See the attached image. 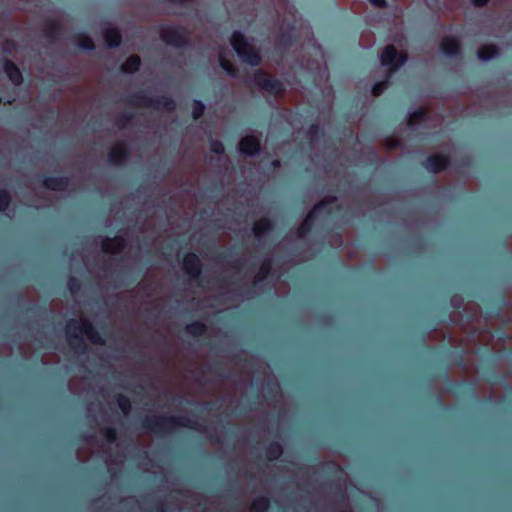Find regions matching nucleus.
<instances>
[{"label":"nucleus","mask_w":512,"mask_h":512,"mask_svg":"<svg viewBox=\"0 0 512 512\" xmlns=\"http://www.w3.org/2000/svg\"><path fill=\"white\" fill-rule=\"evenodd\" d=\"M380 69L384 74L383 79H377L372 87L373 95H380L387 87L391 75L403 66L407 60L406 56L398 54L392 45H388L379 55Z\"/></svg>","instance_id":"1"},{"label":"nucleus","mask_w":512,"mask_h":512,"mask_svg":"<svg viewBox=\"0 0 512 512\" xmlns=\"http://www.w3.org/2000/svg\"><path fill=\"white\" fill-rule=\"evenodd\" d=\"M66 333L69 345L77 353L84 351V338L92 343H102L101 336L94 330L92 325L85 319L71 320L66 326Z\"/></svg>","instance_id":"2"},{"label":"nucleus","mask_w":512,"mask_h":512,"mask_svg":"<svg viewBox=\"0 0 512 512\" xmlns=\"http://www.w3.org/2000/svg\"><path fill=\"white\" fill-rule=\"evenodd\" d=\"M231 45L235 53L243 62L251 66H257L260 63L261 57L252 41L239 31H235L233 33L231 37Z\"/></svg>","instance_id":"3"},{"label":"nucleus","mask_w":512,"mask_h":512,"mask_svg":"<svg viewBox=\"0 0 512 512\" xmlns=\"http://www.w3.org/2000/svg\"><path fill=\"white\" fill-rule=\"evenodd\" d=\"M249 81L254 82L260 89L269 93L278 94L283 91L281 82L272 79L261 70L256 71L253 79H250Z\"/></svg>","instance_id":"4"},{"label":"nucleus","mask_w":512,"mask_h":512,"mask_svg":"<svg viewBox=\"0 0 512 512\" xmlns=\"http://www.w3.org/2000/svg\"><path fill=\"white\" fill-rule=\"evenodd\" d=\"M161 39L167 44L178 47L185 43L186 33L179 27L164 26L161 29Z\"/></svg>","instance_id":"5"},{"label":"nucleus","mask_w":512,"mask_h":512,"mask_svg":"<svg viewBox=\"0 0 512 512\" xmlns=\"http://www.w3.org/2000/svg\"><path fill=\"white\" fill-rule=\"evenodd\" d=\"M239 150L245 155L254 156L260 150L259 140L255 136L247 135L240 141Z\"/></svg>","instance_id":"6"},{"label":"nucleus","mask_w":512,"mask_h":512,"mask_svg":"<svg viewBox=\"0 0 512 512\" xmlns=\"http://www.w3.org/2000/svg\"><path fill=\"white\" fill-rule=\"evenodd\" d=\"M185 271L192 277H197L201 272L200 260L195 254H188L183 260Z\"/></svg>","instance_id":"7"},{"label":"nucleus","mask_w":512,"mask_h":512,"mask_svg":"<svg viewBox=\"0 0 512 512\" xmlns=\"http://www.w3.org/2000/svg\"><path fill=\"white\" fill-rule=\"evenodd\" d=\"M440 48L443 54L456 56L460 51V44L456 38L447 36L443 38Z\"/></svg>","instance_id":"8"},{"label":"nucleus","mask_w":512,"mask_h":512,"mask_svg":"<svg viewBox=\"0 0 512 512\" xmlns=\"http://www.w3.org/2000/svg\"><path fill=\"white\" fill-rule=\"evenodd\" d=\"M448 164L447 158L443 156H432L424 162V167L432 173H437L443 170Z\"/></svg>","instance_id":"9"},{"label":"nucleus","mask_w":512,"mask_h":512,"mask_svg":"<svg viewBox=\"0 0 512 512\" xmlns=\"http://www.w3.org/2000/svg\"><path fill=\"white\" fill-rule=\"evenodd\" d=\"M103 37L109 47H116L121 41V36L118 30L111 25H108L103 29Z\"/></svg>","instance_id":"10"},{"label":"nucleus","mask_w":512,"mask_h":512,"mask_svg":"<svg viewBox=\"0 0 512 512\" xmlns=\"http://www.w3.org/2000/svg\"><path fill=\"white\" fill-rule=\"evenodd\" d=\"M124 239L121 236H116L112 239H106L102 242V248L105 252L115 253L121 251L124 247Z\"/></svg>","instance_id":"11"},{"label":"nucleus","mask_w":512,"mask_h":512,"mask_svg":"<svg viewBox=\"0 0 512 512\" xmlns=\"http://www.w3.org/2000/svg\"><path fill=\"white\" fill-rule=\"evenodd\" d=\"M226 53H230L229 49L227 48L218 52L220 66L230 77H236L237 73L233 65L226 59Z\"/></svg>","instance_id":"12"},{"label":"nucleus","mask_w":512,"mask_h":512,"mask_svg":"<svg viewBox=\"0 0 512 512\" xmlns=\"http://www.w3.org/2000/svg\"><path fill=\"white\" fill-rule=\"evenodd\" d=\"M4 71L9 77V79L16 85L20 84L22 81V75L20 70L9 61H6L4 64Z\"/></svg>","instance_id":"13"},{"label":"nucleus","mask_w":512,"mask_h":512,"mask_svg":"<svg viewBox=\"0 0 512 512\" xmlns=\"http://www.w3.org/2000/svg\"><path fill=\"white\" fill-rule=\"evenodd\" d=\"M478 58L483 61H489L498 56V49L493 45H484L478 49Z\"/></svg>","instance_id":"14"},{"label":"nucleus","mask_w":512,"mask_h":512,"mask_svg":"<svg viewBox=\"0 0 512 512\" xmlns=\"http://www.w3.org/2000/svg\"><path fill=\"white\" fill-rule=\"evenodd\" d=\"M323 203H320L318 205H315L313 210L307 215L302 225L299 227L297 231L298 237H302L305 233H307L311 226H312V217L313 215L318 212L320 209H322Z\"/></svg>","instance_id":"15"},{"label":"nucleus","mask_w":512,"mask_h":512,"mask_svg":"<svg viewBox=\"0 0 512 512\" xmlns=\"http://www.w3.org/2000/svg\"><path fill=\"white\" fill-rule=\"evenodd\" d=\"M126 160V151L124 145L120 144L112 148L109 154V161L113 164H121Z\"/></svg>","instance_id":"16"},{"label":"nucleus","mask_w":512,"mask_h":512,"mask_svg":"<svg viewBox=\"0 0 512 512\" xmlns=\"http://www.w3.org/2000/svg\"><path fill=\"white\" fill-rule=\"evenodd\" d=\"M45 186L48 189L53 191H63L66 189L68 185V180L66 178H47L44 182Z\"/></svg>","instance_id":"17"},{"label":"nucleus","mask_w":512,"mask_h":512,"mask_svg":"<svg viewBox=\"0 0 512 512\" xmlns=\"http://www.w3.org/2000/svg\"><path fill=\"white\" fill-rule=\"evenodd\" d=\"M272 227V224L269 220L267 219H262L260 221H258L255 226H254V234L257 238H262L265 233L270 230Z\"/></svg>","instance_id":"18"},{"label":"nucleus","mask_w":512,"mask_h":512,"mask_svg":"<svg viewBox=\"0 0 512 512\" xmlns=\"http://www.w3.org/2000/svg\"><path fill=\"white\" fill-rule=\"evenodd\" d=\"M425 120V111L423 109H418L409 113L408 126L414 130L416 129V125L418 122H422Z\"/></svg>","instance_id":"19"},{"label":"nucleus","mask_w":512,"mask_h":512,"mask_svg":"<svg viewBox=\"0 0 512 512\" xmlns=\"http://www.w3.org/2000/svg\"><path fill=\"white\" fill-rule=\"evenodd\" d=\"M140 66V58L138 56H131L122 65V71L125 73H133L138 70Z\"/></svg>","instance_id":"20"},{"label":"nucleus","mask_w":512,"mask_h":512,"mask_svg":"<svg viewBox=\"0 0 512 512\" xmlns=\"http://www.w3.org/2000/svg\"><path fill=\"white\" fill-rule=\"evenodd\" d=\"M269 502L265 497L256 498L251 506V512H265L268 509Z\"/></svg>","instance_id":"21"},{"label":"nucleus","mask_w":512,"mask_h":512,"mask_svg":"<svg viewBox=\"0 0 512 512\" xmlns=\"http://www.w3.org/2000/svg\"><path fill=\"white\" fill-rule=\"evenodd\" d=\"M9 202L10 196L7 191L0 190V212H3L5 215L10 216L9 213Z\"/></svg>","instance_id":"22"},{"label":"nucleus","mask_w":512,"mask_h":512,"mask_svg":"<svg viewBox=\"0 0 512 512\" xmlns=\"http://www.w3.org/2000/svg\"><path fill=\"white\" fill-rule=\"evenodd\" d=\"M282 454V447L278 443H272L269 445L266 451V456L269 460L278 458Z\"/></svg>","instance_id":"23"},{"label":"nucleus","mask_w":512,"mask_h":512,"mask_svg":"<svg viewBox=\"0 0 512 512\" xmlns=\"http://www.w3.org/2000/svg\"><path fill=\"white\" fill-rule=\"evenodd\" d=\"M117 402H118V405H119L120 409L122 410V412L124 414H128V412L130 411V408H131L129 399L124 396H119L117 398Z\"/></svg>","instance_id":"24"},{"label":"nucleus","mask_w":512,"mask_h":512,"mask_svg":"<svg viewBox=\"0 0 512 512\" xmlns=\"http://www.w3.org/2000/svg\"><path fill=\"white\" fill-rule=\"evenodd\" d=\"M204 109H205V106L202 102L200 101H194V104H193V117L195 119L199 118L203 112H204Z\"/></svg>","instance_id":"25"},{"label":"nucleus","mask_w":512,"mask_h":512,"mask_svg":"<svg viewBox=\"0 0 512 512\" xmlns=\"http://www.w3.org/2000/svg\"><path fill=\"white\" fill-rule=\"evenodd\" d=\"M204 329H205L204 325L200 324V323H193V324L187 326L188 332L191 334H195V335L202 334Z\"/></svg>","instance_id":"26"},{"label":"nucleus","mask_w":512,"mask_h":512,"mask_svg":"<svg viewBox=\"0 0 512 512\" xmlns=\"http://www.w3.org/2000/svg\"><path fill=\"white\" fill-rule=\"evenodd\" d=\"M79 47L84 50H93L94 44H93V41L91 40V38L87 37L79 43Z\"/></svg>","instance_id":"27"},{"label":"nucleus","mask_w":512,"mask_h":512,"mask_svg":"<svg viewBox=\"0 0 512 512\" xmlns=\"http://www.w3.org/2000/svg\"><path fill=\"white\" fill-rule=\"evenodd\" d=\"M156 105L158 107L160 106H164L166 107L167 109H172L174 103L171 101V100H168V99H164L163 101H160V100H157L156 101Z\"/></svg>","instance_id":"28"},{"label":"nucleus","mask_w":512,"mask_h":512,"mask_svg":"<svg viewBox=\"0 0 512 512\" xmlns=\"http://www.w3.org/2000/svg\"><path fill=\"white\" fill-rule=\"evenodd\" d=\"M212 151L221 154L224 152V146L220 142H215L211 145Z\"/></svg>","instance_id":"29"},{"label":"nucleus","mask_w":512,"mask_h":512,"mask_svg":"<svg viewBox=\"0 0 512 512\" xmlns=\"http://www.w3.org/2000/svg\"><path fill=\"white\" fill-rule=\"evenodd\" d=\"M370 3L376 7H385L386 1L385 0H369Z\"/></svg>","instance_id":"30"},{"label":"nucleus","mask_w":512,"mask_h":512,"mask_svg":"<svg viewBox=\"0 0 512 512\" xmlns=\"http://www.w3.org/2000/svg\"><path fill=\"white\" fill-rule=\"evenodd\" d=\"M106 437L109 442H113L116 438L115 431L112 429H109L106 433Z\"/></svg>","instance_id":"31"},{"label":"nucleus","mask_w":512,"mask_h":512,"mask_svg":"<svg viewBox=\"0 0 512 512\" xmlns=\"http://www.w3.org/2000/svg\"><path fill=\"white\" fill-rule=\"evenodd\" d=\"M488 0H473V3L476 5V6H482L484 4L487 3Z\"/></svg>","instance_id":"32"},{"label":"nucleus","mask_w":512,"mask_h":512,"mask_svg":"<svg viewBox=\"0 0 512 512\" xmlns=\"http://www.w3.org/2000/svg\"><path fill=\"white\" fill-rule=\"evenodd\" d=\"M74 282L75 280L74 279H71L70 282H69V289L72 293H74L75 291V288H74Z\"/></svg>","instance_id":"33"},{"label":"nucleus","mask_w":512,"mask_h":512,"mask_svg":"<svg viewBox=\"0 0 512 512\" xmlns=\"http://www.w3.org/2000/svg\"><path fill=\"white\" fill-rule=\"evenodd\" d=\"M261 272L263 273V275H265L268 272V267H266L265 264L262 266Z\"/></svg>","instance_id":"34"},{"label":"nucleus","mask_w":512,"mask_h":512,"mask_svg":"<svg viewBox=\"0 0 512 512\" xmlns=\"http://www.w3.org/2000/svg\"><path fill=\"white\" fill-rule=\"evenodd\" d=\"M396 144H397L396 142H392L391 144H389V148L394 147Z\"/></svg>","instance_id":"35"},{"label":"nucleus","mask_w":512,"mask_h":512,"mask_svg":"<svg viewBox=\"0 0 512 512\" xmlns=\"http://www.w3.org/2000/svg\"><path fill=\"white\" fill-rule=\"evenodd\" d=\"M273 165H274V166H278V165H279V162H278V161H273Z\"/></svg>","instance_id":"36"}]
</instances>
